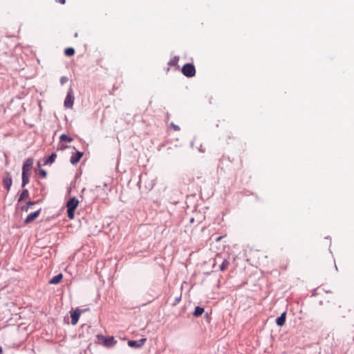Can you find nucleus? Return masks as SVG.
Masks as SVG:
<instances>
[{
  "instance_id": "13",
  "label": "nucleus",
  "mask_w": 354,
  "mask_h": 354,
  "mask_svg": "<svg viewBox=\"0 0 354 354\" xmlns=\"http://www.w3.org/2000/svg\"><path fill=\"white\" fill-rule=\"evenodd\" d=\"M286 319V312H283L276 319V324L278 326H283L285 324Z\"/></svg>"
},
{
  "instance_id": "14",
  "label": "nucleus",
  "mask_w": 354,
  "mask_h": 354,
  "mask_svg": "<svg viewBox=\"0 0 354 354\" xmlns=\"http://www.w3.org/2000/svg\"><path fill=\"white\" fill-rule=\"evenodd\" d=\"M63 279V274L62 273H59L55 276H54L50 281V284H58L61 282L62 279Z\"/></svg>"
},
{
  "instance_id": "25",
  "label": "nucleus",
  "mask_w": 354,
  "mask_h": 354,
  "mask_svg": "<svg viewBox=\"0 0 354 354\" xmlns=\"http://www.w3.org/2000/svg\"><path fill=\"white\" fill-rule=\"evenodd\" d=\"M68 80V78L66 76H62L60 78V84L61 85H64L66 84Z\"/></svg>"
},
{
  "instance_id": "15",
  "label": "nucleus",
  "mask_w": 354,
  "mask_h": 354,
  "mask_svg": "<svg viewBox=\"0 0 354 354\" xmlns=\"http://www.w3.org/2000/svg\"><path fill=\"white\" fill-rule=\"evenodd\" d=\"M204 311H205L204 308L201 307V306H196L194 311L192 313V315L195 317H198L203 315Z\"/></svg>"
},
{
  "instance_id": "8",
  "label": "nucleus",
  "mask_w": 354,
  "mask_h": 354,
  "mask_svg": "<svg viewBox=\"0 0 354 354\" xmlns=\"http://www.w3.org/2000/svg\"><path fill=\"white\" fill-rule=\"evenodd\" d=\"M82 314V310L79 308H77L75 310L71 311V324L76 325L80 317Z\"/></svg>"
},
{
  "instance_id": "18",
  "label": "nucleus",
  "mask_w": 354,
  "mask_h": 354,
  "mask_svg": "<svg viewBox=\"0 0 354 354\" xmlns=\"http://www.w3.org/2000/svg\"><path fill=\"white\" fill-rule=\"evenodd\" d=\"M29 196V192L27 189H24L21 192V193L20 194V196L19 197V199H18V203H20L21 201H22L23 200H24L25 198H28Z\"/></svg>"
},
{
  "instance_id": "34",
  "label": "nucleus",
  "mask_w": 354,
  "mask_h": 354,
  "mask_svg": "<svg viewBox=\"0 0 354 354\" xmlns=\"http://www.w3.org/2000/svg\"><path fill=\"white\" fill-rule=\"evenodd\" d=\"M190 222H191V223H193V222H194V218H193L190 220Z\"/></svg>"
},
{
  "instance_id": "19",
  "label": "nucleus",
  "mask_w": 354,
  "mask_h": 354,
  "mask_svg": "<svg viewBox=\"0 0 354 354\" xmlns=\"http://www.w3.org/2000/svg\"><path fill=\"white\" fill-rule=\"evenodd\" d=\"M60 142H71L73 140V138L68 136V135L63 133L59 137Z\"/></svg>"
},
{
  "instance_id": "16",
  "label": "nucleus",
  "mask_w": 354,
  "mask_h": 354,
  "mask_svg": "<svg viewBox=\"0 0 354 354\" xmlns=\"http://www.w3.org/2000/svg\"><path fill=\"white\" fill-rule=\"evenodd\" d=\"M56 157H57L56 153H55V152L52 153L50 155V156L44 161V165H47L53 164L55 162Z\"/></svg>"
},
{
  "instance_id": "3",
  "label": "nucleus",
  "mask_w": 354,
  "mask_h": 354,
  "mask_svg": "<svg viewBox=\"0 0 354 354\" xmlns=\"http://www.w3.org/2000/svg\"><path fill=\"white\" fill-rule=\"evenodd\" d=\"M181 72L188 78L193 77L196 75V68L193 64L187 63L183 66Z\"/></svg>"
},
{
  "instance_id": "23",
  "label": "nucleus",
  "mask_w": 354,
  "mask_h": 354,
  "mask_svg": "<svg viewBox=\"0 0 354 354\" xmlns=\"http://www.w3.org/2000/svg\"><path fill=\"white\" fill-rule=\"evenodd\" d=\"M75 209L67 208V216L70 219H73Z\"/></svg>"
},
{
  "instance_id": "30",
  "label": "nucleus",
  "mask_w": 354,
  "mask_h": 354,
  "mask_svg": "<svg viewBox=\"0 0 354 354\" xmlns=\"http://www.w3.org/2000/svg\"><path fill=\"white\" fill-rule=\"evenodd\" d=\"M222 239V236H218L217 238H216V241H219L221 239Z\"/></svg>"
},
{
  "instance_id": "31",
  "label": "nucleus",
  "mask_w": 354,
  "mask_h": 354,
  "mask_svg": "<svg viewBox=\"0 0 354 354\" xmlns=\"http://www.w3.org/2000/svg\"><path fill=\"white\" fill-rule=\"evenodd\" d=\"M88 310H89V308L82 309V310H82V313H84V312L88 311Z\"/></svg>"
},
{
  "instance_id": "6",
  "label": "nucleus",
  "mask_w": 354,
  "mask_h": 354,
  "mask_svg": "<svg viewBox=\"0 0 354 354\" xmlns=\"http://www.w3.org/2000/svg\"><path fill=\"white\" fill-rule=\"evenodd\" d=\"M3 187L7 189V191H10V187L12 184V178L10 174L8 171L5 173V176L2 180Z\"/></svg>"
},
{
  "instance_id": "12",
  "label": "nucleus",
  "mask_w": 354,
  "mask_h": 354,
  "mask_svg": "<svg viewBox=\"0 0 354 354\" xmlns=\"http://www.w3.org/2000/svg\"><path fill=\"white\" fill-rule=\"evenodd\" d=\"M30 173H22L21 174V187L24 188L30 182Z\"/></svg>"
},
{
  "instance_id": "21",
  "label": "nucleus",
  "mask_w": 354,
  "mask_h": 354,
  "mask_svg": "<svg viewBox=\"0 0 354 354\" xmlns=\"http://www.w3.org/2000/svg\"><path fill=\"white\" fill-rule=\"evenodd\" d=\"M230 266V261L228 259H224L222 263L219 266V270L222 272L227 270L228 266Z\"/></svg>"
},
{
  "instance_id": "17",
  "label": "nucleus",
  "mask_w": 354,
  "mask_h": 354,
  "mask_svg": "<svg viewBox=\"0 0 354 354\" xmlns=\"http://www.w3.org/2000/svg\"><path fill=\"white\" fill-rule=\"evenodd\" d=\"M37 203H38V201H29L26 202V203L21 207V209L23 212H28L29 209V207H30L31 205H34Z\"/></svg>"
},
{
  "instance_id": "22",
  "label": "nucleus",
  "mask_w": 354,
  "mask_h": 354,
  "mask_svg": "<svg viewBox=\"0 0 354 354\" xmlns=\"http://www.w3.org/2000/svg\"><path fill=\"white\" fill-rule=\"evenodd\" d=\"M75 49L71 47L66 48L64 50V54H65V55H66L68 57L73 56L75 55Z\"/></svg>"
},
{
  "instance_id": "10",
  "label": "nucleus",
  "mask_w": 354,
  "mask_h": 354,
  "mask_svg": "<svg viewBox=\"0 0 354 354\" xmlns=\"http://www.w3.org/2000/svg\"><path fill=\"white\" fill-rule=\"evenodd\" d=\"M83 155H84L83 152L77 151L76 153H73L71 155V158H70L71 163L73 165H77L80 162V160L82 158V157L83 156Z\"/></svg>"
},
{
  "instance_id": "28",
  "label": "nucleus",
  "mask_w": 354,
  "mask_h": 354,
  "mask_svg": "<svg viewBox=\"0 0 354 354\" xmlns=\"http://www.w3.org/2000/svg\"><path fill=\"white\" fill-rule=\"evenodd\" d=\"M67 148H71V146H68V145H62V146L60 147V149H61V150H64V149H67Z\"/></svg>"
},
{
  "instance_id": "29",
  "label": "nucleus",
  "mask_w": 354,
  "mask_h": 354,
  "mask_svg": "<svg viewBox=\"0 0 354 354\" xmlns=\"http://www.w3.org/2000/svg\"><path fill=\"white\" fill-rule=\"evenodd\" d=\"M56 1L62 4H64L66 3V0H56Z\"/></svg>"
},
{
  "instance_id": "5",
  "label": "nucleus",
  "mask_w": 354,
  "mask_h": 354,
  "mask_svg": "<svg viewBox=\"0 0 354 354\" xmlns=\"http://www.w3.org/2000/svg\"><path fill=\"white\" fill-rule=\"evenodd\" d=\"M146 342L147 338H141L138 340H129L128 346L131 348H140L145 345Z\"/></svg>"
},
{
  "instance_id": "4",
  "label": "nucleus",
  "mask_w": 354,
  "mask_h": 354,
  "mask_svg": "<svg viewBox=\"0 0 354 354\" xmlns=\"http://www.w3.org/2000/svg\"><path fill=\"white\" fill-rule=\"evenodd\" d=\"M75 100L74 93L72 87L68 90L66 96L64 100V105L66 109H71L73 106Z\"/></svg>"
},
{
  "instance_id": "24",
  "label": "nucleus",
  "mask_w": 354,
  "mask_h": 354,
  "mask_svg": "<svg viewBox=\"0 0 354 354\" xmlns=\"http://www.w3.org/2000/svg\"><path fill=\"white\" fill-rule=\"evenodd\" d=\"M181 298H182V294L180 293V295L175 298L174 303L173 304V305L174 306L177 305L181 301Z\"/></svg>"
},
{
  "instance_id": "2",
  "label": "nucleus",
  "mask_w": 354,
  "mask_h": 354,
  "mask_svg": "<svg viewBox=\"0 0 354 354\" xmlns=\"http://www.w3.org/2000/svg\"><path fill=\"white\" fill-rule=\"evenodd\" d=\"M97 339L98 340L99 344L108 348L114 346L117 342L113 336L106 337L102 335H97Z\"/></svg>"
},
{
  "instance_id": "11",
  "label": "nucleus",
  "mask_w": 354,
  "mask_h": 354,
  "mask_svg": "<svg viewBox=\"0 0 354 354\" xmlns=\"http://www.w3.org/2000/svg\"><path fill=\"white\" fill-rule=\"evenodd\" d=\"M79 205L78 199L73 196L66 203V208L76 209Z\"/></svg>"
},
{
  "instance_id": "32",
  "label": "nucleus",
  "mask_w": 354,
  "mask_h": 354,
  "mask_svg": "<svg viewBox=\"0 0 354 354\" xmlns=\"http://www.w3.org/2000/svg\"><path fill=\"white\" fill-rule=\"evenodd\" d=\"M3 353V349L1 348V346H0V354H1Z\"/></svg>"
},
{
  "instance_id": "33",
  "label": "nucleus",
  "mask_w": 354,
  "mask_h": 354,
  "mask_svg": "<svg viewBox=\"0 0 354 354\" xmlns=\"http://www.w3.org/2000/svg\"><path fill=\"white\" fill-rule=\"evenodd\" d=\"M74 36H75V37H77V32H75Z\"/></svg>"
},
{
  "instance_id": "26",
  "label": "nucleus",
  "mask_w": 354,
  "mask_h": 354,
  "mask_svg": "<svg viewBox=\"0 0 354 354\" xmlns=\"http://www.w3.org/2000/svg\"><path fill=\"white\" fill-rule=\"evenodd\" d=\"M39 175L41 176V178H46L47 176V171L45 169H41L39 170Z\"/></svg>"
},
{
  "instance_id": "9",
  "label": "nucleus",
  "mask_w": 354,
  "mask_h": 354,
  "mask_svg": "<svg viewBox=\"0 0 354 354\" xmlns=\"http://www.w3.org/2000/svg\"><path fill=\"white\" fill-rule=\"evenodd\" d=\"M41 209L39 208L37 211L30 213L24 220V223L25 225L29 224L34 221L40 214Z\"/></svg>"
},
{
  "instance_id": "27",
  "label": "nucleus",
  "mask_w": 354,
  "mask_h": 354,
  "mask_svg": "<svg viewBox=\"0 0 354 354\" xmlns=\"http://www.w3.org/2000/svg\"><path fill=\"white\" fill-rule=\"evenodd\" d=\"M171 127L175 130V131H179L180 130V127L176 125V124H174L173 123L171 124Z\"/></svg>"
},
{
  "instance_id": "7",
  "label": "nucleus",
  "mask_w": 354,
  "mask_h": 354,
  "mask_svg": "<svg viewBox=\"0 0 354 354\" xmlns=\"http://www.w3.org/2000/svg\"><path fill=\"white\" fill-rule=\"evenodd\" d=\"M34 159L32 158H27L23 164L22 173H30V170L32 169Z\"/></svg>"
},
{
  "instance_id": "20",
  "label": "nucleus",
  "mask_w": 354,
  "mask_h": 354,
  "mask_svg": "<svg viewBox=\"0 0 354 354\" xmlns=\"http://www.w3.org/2000/svg\"><path fill=\"white\" fill-rule=\"evenodd\" d=\"M179 61V57L178 56H174L173 58H171L169 62H168L169 66H175L177 67V68H179V66L178 65V62Z\"/></svg>"
},
{
  "instance_id": "1",
  "label": "nucleus",
  "mask_w": 354,
  "mask_h": 354,
  "mask_svg": "<svg viewBox=\"0 0 354 354\" xmlns=\"http://www.w3.org/2000/svg\"><path fill=\"white\" fill-rule=\"evenodd\" d=\"M155 184V179L149 177L147 174H142L138 183L139 189L146 192L151 190Z\"/></svg>"
}]
</instances>
